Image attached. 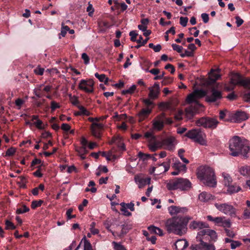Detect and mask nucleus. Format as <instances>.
I'll return each mask as SVG.
<instances>
[{
	"label": "nucleus",
	"instance_id": "nucleus-54",
	"mask_svg": "<svg viewBox=\"0 0 250 250\" xmlns=\"http://www.w3.org/2000/svg\"><path fill=\"white\" fill-rule=\"evenodd\" d=\"M15 152L16 149L14 147H10L6 151L5 155L8 156H12Z\"/></svg>",
	"mask_w": 250,
	"mask_h": 250
},
{
	"label": "nucleus",
	"instance_id": "nucleus-60",
	"mask_svg": "<svg viewBox=\"0 0 250 250\" xmlns=\"http://www.w3.org/2000/svg\"><path fill=\"white\" fill-rule=\"evenodd\" d=\"M60 106L59 104L55 101H52L51 103V109L52 111H54L56 109L60 108Z\"/></svg>",
	"mask_w": 250,
	"mask_h": 250
},
{
	"label": "nucleus",
	"instance_id": "nucleus-53",
	"mask_svg": "<svg viewBox=\"0 0 250 250\" xmlns=\"http://www.w3.org/2000/svg\"><path fill=\"white\" fill-rule=\"evenodd\" d=\"M166 119V114L165 113H162L161 114L158 115L154 120H156L158 121H162L164 123L165 120Z\"/></svg>",
	"mask_w": 250,
	"mask_h": 250
},
{
	"label": "nucleus",
	"instance_id": "nucleus-62",
	"mask_svg": "<svg viewBox=\"0 0 250 250\" xmlns=\"http://www.w3.org/2000/svg\"><path fill=\"white\" fill-rule=\"evenodd\" d=\"M227 228H226L225 229L227 236H228L229 237H230L231 238H233L235 235V233H234V232L232 230L229 229Z\"/></svg>",
	"mask_w": 250,
	"mask_h": 250
},
{
	"label": "nucleus",
	"instance_id": "nucleus-45",
	"mask_svg": "<svg viewBox=\"0 0 250 250\" xmlns=\"http://www.w3.org/2000/svg\"><path fill=\"white\" fill-rule=\"evenodd\" d=\"M148 46L149 48H152L155 52H158L160 51L162 49V46L159 44H157V45H154L153 43H150L148 44Z\"/></svg>",
	"mask_w": 250,
	"mask_h": 250
},
{
	"label": "nucleus",
	"instance_id": "nucleus-24",
	"mask_svg": "<svg viewBox=\"0 0 250 250\" xmlns=\"http://www.w3.org/2000/svg\"><path fill=\"white\" fill-rule=\"evenodd\" d=\"M171 163V161L170 159H167L166 161L164 162L161 164H157L158 167H163L164 169L163 170H160L159 172L160 173L162 172H165L168 170L170 168V164Z\"/></svg>",
	"mask_w": 250,
	"mask_h": 250
},
{
	"label": "nucleus",
	"instance_id": "nucleus-64",
	"mask_svg": "<svg viewBox=\"0 0 250 250\" xmlns=\"http://www.w3.org/2000/svg\"><path fill=\"white\" fill-rule=\"evenodd\" d=\"M243 216L246 219L250 218V209H246L244 210Z\"/></svg>",
	"mask_w": 250,
	"mask_h": 250
},
{
	"label": "nucleus",
	"instance_id": "nucleus-8",
	"mask_svg": "<svg viewBox=\"0 0 250 250\" xmlns=\"http://www.w3.org/2000/svg\"><path fill=\"white\" fill-rule=\"evenodd\" d=\"M214 206L220 212L225 215L231 217H235L236 215V208L230 203H215Z\"/></svg>",
	"mask_w": 250,
	"mask_h": 250
},
{
	"label": "nucleus",
	"instance_id": "nucleus-21",
	"mask_svg": "<svg viewBox=\"0 0 250 250\" xmlns=\"http://www.w3.org/2000/svg\"><path fill=\"white\" fill-rule=\"evenodd\" d=\"M198 199L201 202H207L210 200H214V197L209 193L204 191L199 195Z\"/></svg>",
	"mask_w": 250,
	"mask_h": 250
},
{
	"label": "nucleus",
	"instance_id": "nucleus-4",
	"mask_svg": "<svg viewBox=\"0 0 250 250\" xmlns=\"http://www.w3.org/2000/svg\"><path fill=\"white\" fill-rule=\"evenodd\" d=\"M229 149L230 155L235 157L241 154L244 157H247V154L250 151L247 142L238 136H234L229 140Z\"/></svg>",
	"mask_w": 250,
	"mask_h": 250
},
{
	"label": "nucleus",
	"instance_id": "nucleus-3",
	"mask_svg": "<svg viewBox=\"0 0 250 250\" xmlns=\"http://www.w3.org/2000/svg\"><path fill=\"white\" fill-rule=\"evenodd\" d=\"M190 218L184 217H173L166 222V227L168 233L182 235L187 231V225Z\"/></svg>",
	"mask_w": 250,
	"mask_h": 250
},
{
	"label": "nucleus",
	"instance_id": "nucleus-9",
	"mask_svg": "<svg viewBox=\"0 0 250 250\" xmlns=\"http://www.w3.org/2000/svg\"><path fill=\"white\" fill-rule=\"evenodd\" d=\"M219 122L216 118L210 117H203L197 120L196 124L197 126H202L205 128H215Z\"/></svg>",
	"mask_w": 250,
	"mask_h": 250
},
{
	"label": "nucleus",
	"instance_id": "nucleus-30",
	"mask_svg": "<svg viewBox=\"0 0 250 250\" xmlns=\"http://www.w3.org/2000/svg\"><path fill=\"white\" fill-rule=\"evenodd\" d=\"M148 229L153 233L157 234L160 236L163 235V230L159 228L152 226L148 227Z\"/></svg>",
	"mask_w": 250,
	"mask_h": 250
},
{
	"label": "nucleus",
	"instance_id": "nucleus-59",
	"mask_svg": "<svg viewBox=\"0 0 250 250\" xmlns=\"http://www.w3.org/2000/svg\"><path fill=\"white\" fill-rule=\"evenodd\" d=\"M82 58L84 61L85 64H88L89 62V58L88 55L85 53H83L82 55Z\"/></svg>",
	"mask_w": 250,
	"mask_h": 250
},
{
	"label": "nucleus",
	"instance_id": "nucleus-20",
	"mask_svg": "<svg viewBox=\"0 0 250 250\" xmlns=\"http://www.w3.org/2000/svg\"><path fill=\"white\" fill-rule=\"evenodd\" d=\"M186 208H181L175 206H171L168 208V210L171 215H175L180 212H185L187 211Z\"/></svg>",
	"mask_w": 250,
	"mask_h": 250
},
{
	"label": "nucleus",
	"instance_id": "nucleus-58",
	"mask_svg": "<svg viewBox=\"0 0 250 250\" xmlns=\"http://www.w3.org/2000/svg\"><path fill=\"white\" fill-rule=\"evenodd\" d=\"M88 204V201L86 199H84L82 204L80 205L78 207V208L80 211L83 210L84 207L86 206Z\"/></svg>",
	"mask_w": 250,
	"mask_h": 250
},
{
	"label": "nucleus",
	"instance_id": "nucleus-5",
	"mask_svg": "<svg viewBox=\"0 0 250 250\" xmlns=\"http://www.w3.org/2000/svg\"><path fill=\"white\" fill-rule=\"evenodd\" d=\"M197 177L208 186L214 187L216 185L214 172L210 167H201L197 172Z\"/></svg>",
	"mask_w": 250,
	"mask_h": 250
},
{
	"label": "nucleus",
	"instance_id": "nucleus-37",
	"mask_svg": "<svg viewBox=\"0 0 250 250\" xmlns=\"http://www.w3.org/2000/svg\"><path fill=\"white\" fill-rule=\"evenodd\" d=\"M144 136L146 138L148 139L149 142L155 141L156 139V137L153 135L152 131H148L146 132Z\"/></svg>",
	"mask_w": 250,
	"mask_h": 250
},
{
	"label": "nucleus",
	"instance_id": "nucleus-38",
	"mask_svg": "<svg viewBox=\"0 0 250 250\" xmlns=\"http://www.w3.org/2000/svg\"><path fill=\"white\" fill-rule=\"evenodd\" d=\"M95 226L96 223L94 222H92L90 225L89 229L90 232L93 235H96L99 233V230L98 229L95 228Z\"/></svg>",
	"mask_w": 250,
	"mask_h": 250
},
{
	"label": "nucleus",
	"instance_id": "nucleus-12",
	"mask_svg": "<svg viewBox=\"0 0 250 250\" xmlns=\"http://www.w3.org/2000/svg\"><path fill=\"white\" fill-rule=\"evenodd\" d=\"M231 83L233 85H241L250 89V79H243L238 74L234 75L231 79Z\"/></svg>",
	"mask_w": 250,
	"mask_h": 250
},
{
	"label": "nucleus",
	"instance_id": "nucleus-42",
	"mask_svg": "<svg viewBox=\"0 0 250 250\" xmlns=\"http://www.w3.org/2000/svg\"><path fill=\"white\" fill-rule=\"evenodd\" d=\"M100 129L96 128V127H91V131L92 135L97 138H100Z\"/></svg>",
	"mask_w": 250,
	"mask_h": 250
},
{
	"label": "nucleus",
	"instance_id": "nucleus-43",
	"mask_svg": "<svg viewBox=\"0 0 250 250\" xmlns=\"http://www.w3.org/2000/svg\"><path fill=\"white\" fill-rule=\"evenodd\" d=\"M42 203H43V201L41 200H40L38 201H37V200L33 201L31 203V208L33 209H35L36 208L40 207L42 205Z\"/></svg>",
	"mask_w": 250,
	"mask_h": 250
},
{
	"label": "nucleus",
	"instance_id": "nucleus-7",
	"mask_svg": "<svg viewBox=\"0 0 250 250\" xmlns=\"http://www.w3.org/2000/svg\"><path fill=\"white\" fill-rule=\"evenodd\" d=\"M185 136L202 146H207L205 133L200 129H192L188 130L185 135Z\"/></svg>",
	"mask_w": 250,
	"mask_h": 250
},
{
	"label": "nucleus",
	"instance_id": "nucleus-1",
	"mask_svg": "<svg viewBox=\"0 0 250 250\" xmlns=\"http://www.w3.org/2000/svg\"><path fill=\"white\" fill-rule=\"evenodd\" d=\"M216 232L212 229H203L200 230L196 236V242L190 246L191 250H215V247L212 244L208 243L207 240L215 241L217 239Z\"/></svg>",
	"mask_w": 250,
	"mask_h": 250
},
{
	"label": "nucleus",
	"instance_id": "nucleus-2",
	"mask_svg": "<svg viewBox=\"0 0 250 250\" xmlns=\"http://www.w3.org/2000/svg\"><path fill=\"white\" fill-rule=\"evenodd\" d=\"M206 95L207 92L205 90L197 89L188 96L186 101L190 105L185 109L187 117H192L199 111L202 105L198 102V100L206 97Z\"/></svg>",
	"mask_w": 250,
	"mask_h": 250
},
{
	"label": "nucleus",
	"instance_id": "nucleus-31",
	"mask_svg": "<svg viewBox=\"0 0 250 250\" xmlns=\"http://www.w3.org/2000/svg\"><path fill=\"white\" fill-rule=\"evenodd\" d=\"M149 148L152 151H155L160 147V143L156 141L155 139V141L149 142Z\"/></svg>",
	"mask_w": 250,
	"mask_h": 250
},
{
	"label": "nucleus",
	"instance_id": "nucleus-15",
	"mask_svg": "<svg viewBox=\"0 0 250 250\" xmlns=\"http://www.w3.org/2000/svg\"><path fill=\"white\" fill-rule=\"evenodd\" d=\"M51 89V86L50 85H38L34 89V93L38 98H41L44 95V92H48Z\"/></svg>",
	"mask_w": 250,
	"mask_h": 250
},
{
	"label": "nucleus",
	"instance_id": "nucleus-39",
	"mask_svg": "<svg viewBox=\"0 0 250 250\" xmlns=\"http://www.w3.org/2000/svg\"><path fill=\"white\" fill-rule=\"evenodd\" d=\"M136 88V86L135 84H133V85H131L128 89L123 90L122 94H132L134 93Z\"/></svg>",
	"mask_w": 250,
	"mask_h": 250
},
{
	"label": "nucleus",
	"instance_id": "nucleus-56",
	"mask_svg": "<svg viewBox=\"0 0 250 250\" xmlns=\"http://www.w3.org/2000/svg\"><path fill=\"white\" fill-rule=\"evenodd\" d=\"M34 72L36 74L42 75L43 74L44 69L43 68L38 67L34 70Z\"/></svg>",
	"mask_w": 250,
	"mask_h": 250
},
{
	"label": "nucleus",
	"instance_id": "nucleus-17",
	"mask_svg": "<svg viewBox=\"0 0 250 250\" xmlns=\"http://www.w3.org/2000/svg\"><path fill=\"white\" fill-rule=\"evenodd\" d=\"M148 89L149 90L148 96L150 99H154L158 97L160 93V86L158 83H155L153 86L149 87Z\"/></svg>",
	"mask_w": 250,
	"mask_h": 250
},
{
	"label": "nucleus",
	"instance_id": "nucleus-14",
	"mask_svg": "<svg viewBox=\"0 0 250 250\" xmlns=\"http://www.w3.org/2000/svg\"><path fill=\"white\" fill-rule=\"evenodd\" d=\"M162 145L168 150H173L175 148L177 141L173 136H168L162 141Z\"/></svg>",
	"mask_w": 250,
	"mask_h": 250
},
{
	"label": "nucleus",
	"instance_id": "nucleus-18",
	"mask_svg": "<svg viewBox=\"0 0 250 250\" xmlns=\"http://www.w3.org/2000/svg\"><path fill=\"white\" fill-rule=\"evenodd\" d=\"M176 102L173 101L167 102H162L159 104V107L161 110H169L173 111L175 109Z\"/></svg>",
	"mask_w": 250,
	"mask_h": 250
},
{
	"label": "nucleus",
	"instance_id": "nucleus-26",
	"mask_svg": "<svg viewBox=\"0 0 250 250\" xmlns=\"http://www.w3.org/2000/svg\"><path fill=\"white\" fill-rule=\"evenodd\" d=\"M153 129L157 131L161 130L164 126V122L153 120L152 121Z\"/></svg>",
	"mask_w": 250,
	"mask_h": 250
},
{
	"label": "nucleus",
	"instance_id": "nucleus-61",
	"mask_svg": "<svg viewBox=\"0 0 250 250\" xmlns=\"http://www.w3.org/2000/svg\"><path fill=\"white\" fill-rule=\"evenodd\" d=\"M241 245L240 242L238 241H232L230 244V247L232 249H235L237 247L240 246Z\"/></svg>",
	"mask_w": 250,
	"mask_h": 250
},
{
	"label": "nucleus",
	"instance_id": "nucleus-50",
	"mask_svg": "<svg viewBox=\"0 0 250 250\" xmlns=\"http://www.w3.org/2000/svg\"><path fill=\"white\" fill-rule=\"evenodd\" d=\"M112 244L114 245L115 250H126L123 245L117 242H113Z\"/></svg>",
	"mask_w": 250,
	"mask_h": 250
},
{
	"label": "nucleus",
	"instance_id": "nucleus-32",
	"mask_svg": "<svg viewBox=\"0 0 250 250\" xmlns=\"http://www.w3.org/2000/svg\"><path fill=\"white\" fill-rule=\"evenodd\" d=\"M205 227V224L201 222L193 221L190 225V228L193 229H203Z\"/></svg>",
	"mask_w": 250,
	"mask_h": 250
},
{
	"label": "nucleus",
	"instance_id": "nucleus-23",
	"mask_svg": "<svg viewBox=\"0 0 250 250\" xmlns=\"http://www.w3.org/2000/svg\"><path fill=\"white\" fill-rule=\"evenodd\" d=\"M234 119L237 122L247 120L248 118L247 114L245 112L238 111L234 115Z\"/></svg>",
	"mask_w": 250,
	"mask_h": 250
},
{
	"label": "nucleus",
	"instance_id": "nucleus-27",
	"mask_svg": "<svg viewBox=\"0 0 250 250\" xmlns=\"http://www.w3.org/2000/svg\"><path fill=\"white\" fill-rule=\"evenodd\" d=\"M239 172L244 176L250 177V166H244L239 168Z\"/></svg>",
	"mask_w": 250,
	"mask_h": 250
},
{
	"label": "nucleus",
	"instance_id": "nucleus-22",
	"mask_svg": "<svg viewBox=\"0 0 250 250\" xmlns=\"http://www.w3.org/2000/svg\"><path fill=\"white\" fill-rule=\"evenodd\" d=\"M176 250H184L188 246V242L186 239H179L175 243Z\"/></svg>",
	"mask_w": 250,
	"mask_h": 250
},
{
	"label": "nucleus",
	"instance_id": "nucleus-35",
	"mask_svg": "<svg viewBox=\"0 0 250 250\" xmlns=\"http://www.w3.org/2000/svg\"><path fill=\"white\" fill-rule=\"evenodd\" d=\"M95 76L101 82H104L105 84L107 83L108 79L106 77L104 74H99L98 73L95 74Z\"/></svg>",
	"mask_w": 250,
	"mask_h": 250
},
{
	"label": "nucleus",
	"instance_id": "nucleus-40",
	"mask_svg": "<svg viewBox=\"0 0 250 250\" xmlns=\"http://www.w3.org/2000/svg\"><path fill=\"white\" fill-rule=\"evenodd\" d=\"M75 150L79 154H86L88 152L86 147L83 146L81 147H76Z\"/></svg>",
	"mask_w": 250,
	"mask_h": 250
},
{
	"label": "nucleus",
	"instance_id": "nucleus-19",
	"mask_svg": "<svg viewBox=\"0 0 250 250\" xmlns=\"http://www.w3.org/2000/svg\"><path fill=\"white\" fill-rule=\"evenodd\" d=\"M152 108H146L142 109L138 113V121L141 122L146 119L151 113Z\"/></svg>",
	"mask_w": 250,
	"mask_h": 250
},
{
	"label": "nucleus",
	"instance_id": "nucleus-16",
	"mask_svg": "<svg viewBox=\"0 0 250 250\" xmlns=\"http://www.w3.org/2000/svg\"><path fill=\"white\" fill-rule=\"evenodd\" d=\"M134 180L140 188H143L146 185H149L150 183V178H145L141 175H135Z\"/></svg>",
	"mask_w": 250,
	"mask_h": 250
},
{
	"label": "nucleus",
	"instance_id": "nucleus-46",
	"mask_svg": "<svg viewBox=\"0 0 250 250\" xmlns=\"http://www.w3.org/2000/svg\"><path fill=\"white\" fill-rule=\"evenodd\" d=\"M173 82V79L170 77H164L161 82L163 85H167Z\"/></svg>",
	"mask_w": 250,
	"mask_h": 250
},
{
	"label": "nucleus",
	"instance_id": "nucleus-10",
	"mask_svg": "<svg viewBox=\"0 0 250 250\" xmlns=\"http://www.w3.org/2000/svg\"><path fill=\"white\" fill-rule=\"evenodd\" d=\"M207 217L208 221L213 222L216 225L225 228L230 227L231 222L230 220L226 219L224 216L213 217L211 215H208Z\"/></svg>",
	"mask_w": 250,
	"mask_h": 250
},
{
	"label": "nucleus",
	"instance_id": "nucleus-51",
	"mask_svg": "<svg viewBox=\"0 0 250 250\" xmlns=\"http://www.w3.org/2000/svg\"><path fill=\"white\" fill-rule=\"evenodd\" d=\"M188 20V19L187 17H181L180 18V23L182 26L185 27L187 25Z\"/></svg>",
	"mask_w": 250,
	"mask_h": 250
},
{
	"label": "nucleus",
	"instance_id": "nucleus-63",
	"mask_svg": "<svg viewBox=\"0 0 250 250\" xmlns=\"http://www.w3.org/2000/svg\"><path fill=\"white\" fill-rule=\"evenodd\" d=\"M69 30V27L67 25H65V26H62V30H61V35L62 37H65V36L66 35V34L67 33V31H68Z\"/></svg>",
	"mask_w": 250,
	"mask_h": 250
},
{
	"label": "nucleus",
	"instance_id": "nucleus-25",
	"mask_svg": "<svg viewBox=\"0 0 250 250\" xmlns=\"http://www.w3.org/2000/svg\"><path fill=\"white\" fill-rule=\"evenodd\" d=\"M173 167L176 170L182 171L186 172L187 170V167L186 165L182 164L179 161H176L174 162L173 165Z\"/></svg>",
	"mask_w": 250,
	"mask_h": 250
},
{
	"label": "nucleus",
	"instance_id": "nucleus-6",
	"mask_svg": "<svg viewBox=\"0 0 250 250\" xmlns=\"http://www.w3.org/2000/svg\"><path fill=\"white\" fill-rule=\"evenodd\" d=\"M167 188L169 190L179 189L181 191H187L191 188V183L186 178H175L167 184Z\"/></svg>",
	"mask_w": 250,
	"mask_h": 250
},
{
	"label": "nucleus",
	"instance_id": "nucleus-49",
	"mask_svg": "<svg viewBox=\"0 0 250 250\" xmlns=\"http://www.w3.org/2000/svg\"><path fill=\"white\" fill-rule=\"evenodd\" d=\"M5 226V229H14L16 228V227L14 224L8 220L6 221Z\"/></svg>",
	"mask_w": 250,
	"mask_h": 250
},
{
	"label": "nucleus",
	"instance_id": "nucleus-55",
	"mask_svg": "<svg viewBox=\"0 0 250 250\" xmlns=\"http://www.w3.org/2000/svg\"><path fill=\"white\" fill-rule=\"evenodd\" d=\"M138 35L135 31H131L129 32V36L131 37L130 40L132 42L136 41V37Z\"/></svg>",
	"mask_w": 250,
	"mask_h": 250
},
{
	"label": "nucleus",
	"instance_id": "nucleus-34",
	"mask_svg": "<svg viewBox=\"0 0 250 250\" xmlns=\"http://www.w3.org/2000/svg\"><path fill=\"white\" fill-rule=\"evenodd\" d=\"M222 175H223V177H224V185L228 187V186L230 185L232 182L231 178L227 173H223L222 174Z\"/></svg>",
	"mask_w": 250,
	"mask_h": 250
},
{
	"label": "nucleus",
	"instance_id": "nucleus-13",
	"mask_svg": "<svg viewBox=\"0 0 250 250\" xmlns=\"http://www.w3.org/2000/svg\"><path fill=\"white\" fill-rule=\"evenodd\" d=\"M222 97L221 92L212 88L210 92L207 93L206 101L208 103L215 102Z\"/></svg>",
	"mask_w": 250,
	"mask_h": 250
},
{
	"label": "nucleus",
	"instance_id": "nucleus-48",
	"mask_svg": "<svg viewBox=\"0 0 250 250\" xmlns=\"http://www.w3.org/2000/svg\"><path fill=\"white\" fill-rule=\"evenodd\" d=\"M29 210V208L27 207L26 206H23L22 208H19L17 209L16 213L17 214H21L28 212Z\"/></svg>",
	"mask_w": 250,
	"mask_h": 250
},
{
	"label": "nucleus",
	"instance_id": "nucleus-57",
	"mask_svg": "<svg viewBox=\"0 0 250 250\" xmlns=\"http://www.w3.org/2000/svg\"><path fill=\"white\" fill-rule=\"evenodd\" d=\"M73 211V209L72 208H69L66 212V215L67 216L68 219H71L72 218H75L76 217L75 215H71V213Z\"/></svg>",
	"mask_w": 250,
	"mask_h": 250
},
{
	"label": "nucleus",
	"instance_id": "nucleus-36",
	"mask_svg": "<svg viewBox=\"0 0 250 250\" xmlns=\"http://www.w3.org/2000/svg\"><path fill=\"white\" fill-rule=\"evenodd\" d=\"M121 206V211L123 212L124 215L126 216H130L131 215V212L127 210V209L125 207L126 204L125 203H121L120 204Z\"/></svg>",
	"mask_w": 250,
	"mask_h": 250
},
{
	"label": "nucleus",
	"instance_id": "nucleus-29",
	"mask_svg": "<svg viewBox=\"0 0 250 250\" xmlns=\"http://www.w3.org/2000/svg\"><path fill=\"white\" fill-rule=\"evenodd\" d=\"M241 190V188L236 185H229L228 186L227 191L231 194L237 192Z\"/></svg>",
	"mask_w": 250,
	"mask_h": 250
},
{
	"label": "nucleus",
	"instance_id": "nucleus-28",
	"mask_svg": "<svg viewBox=\"0 0 250 250\" xmlns=\"http://www.w3.org/2000/svg\"><path fill=\"white\" fill-rule=\"evenodd\" d=\"M209 79L213 82H215L216 80H218L220 77V75L215 70L211 69L209 74Z\"/></svg>",
	"mask_w": 250,
	"mask_h": 250
},
{
	"label": "nucleus",
	"instance_id": "nucleus-47",
	"mask_svg": "<svg viewBox=\"0 0 250 250\" xmlns=\"http://www.w3.org/2000/svg\"><path fill=\"white\" fill-rule=\"evenodd\" d=\"M34 125L37 128L40 129H42L44 128L42 122L40 120H37L34 122Z\"/></svg>",
	"mask_w": 250,
	"mask_h": 250
},
{
	"label": "nucleus",
	"instance_id": "nucleus-11",
	"mask_svg": "<svg viewBox=\"0 0 250 250\" xmlns=\"http://www.w3.org/2000/svg\"><path fill=\"white\" fill-rule=\"evenodd\" d=\"M94 83L93 80H82L80 81L78 87L79 88L86 93H92L94 91Z\"/></svg>",
	"mask_w": 250,
	"mask_h": 250
},
{
	"label": "nucleus",
	"instance_id": "nucleus-44",
	"mask_svg": "<svg viewBox=\"0 0 250 250\" xmlns=\"http://www.w3.org/2000/svg\"><path fill=\"white\" fill-rule=\"evenodd\" d=\"M78 107L82 115L89 116L90 112L82 105H78Z\"/></svg>",
	"mask_w": 250,
	"mask_h": 250
},
{
	"label": "nucleus",
	"instance_id": "nucleus-52",
	"mask_svg": "<svg viewBox=\"0 0 250 250\" xmlns=\"http://www.w3.org/2000/svg\"><path fill=\"white\" fill-rule=\"evenodd\" d=\"M172 47L174 50L176 51L178 53H181L183 49V47L182 46H180L175 43H173L172 44Z\"/></svg>",
	"mask_w": 250,
	"mask_h": 250
},
{
	"label": "nucleus",
	"instance_id": "nucleus-33",
	"mask_svg": "<svg viewBox=\"0 0 250 250\" xmlns=\"http://www.w3.org/2000/svg\"><path fill=\"white\" fill-rule=\"evenodd\" d=\"M83 241L84 242L83 250H93L91 243L88 240H87L85 236L82 239L81 242Z\"/></svg>",
	"mask_w": 250,
	"mask_h": 250
},
{
	"label": "nucleus",
	"instance_id": "nucleus-41",
	"mask_svg": "<svg viewBox=\"0 0 250 250\" xmlns=\"http://www.w3.org/2000/svg\"><path fill=\"white\" fill-rule=\"evenodd\" d=\"M69 99L71 104L74 105H78L79 103L78 97L76 96H72L71 94L69 95Z\"/></svg>",
	"mask_w": 250,
	"mask_h": 250
}]
</instances>
